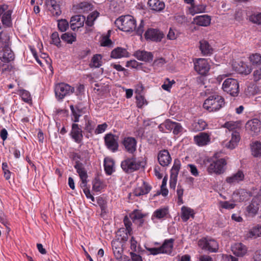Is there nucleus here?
I'll return each instance as SVG.
<instances>
[{
    "label": "nucleus",
    "instance_id": "50",
    "mask_svg": "<svg viewBox=\"0 0 261 261\" xmlns=\"http://www.w3.org/2000/svg\"><path fill=\"white\" fill-rule=\"evenodd\" d=\"M51 43L57 47L61 46V41L59 36L58 33L54 32L51 35Z\"/></svg>",
    "mask_w": 261,
    "mask_h": 261
},
{
    "label": "nucleus",
    "instance_id": "41",
    "mask_svg": "<svg viewBox=\"0 0 261 261\" xmlns=\"http://www.w3.org/2000/svg\"><path fill=\"white\" fill-rule=\"evenodd\" d=\"M61 38L67 43L71 44L72 42L75 41L76 35L75 34L67 32L62 34Z\"/></svg>",
    "mask_w": 261,
    "mask_h": 261
},
{
    "label": "nucleus",
    "instance_id": "57",
    "mask_svg": "<svg viewBox=\"0 0 261 261\" xmlns=\"http://www.w3.org/2000/svg\"><path fill=\"white\" fill-rule=\"evenodd\" d=\"M108 127V124L104 123L102 124H99L95 130V134H99L103 133Z\"/></svg>",
    "mask_w": 261,
    "mask_h": 261
},
{
    "label": "nucleus",
    "instance_id": "5",
    "mask_svg": "<svg viewBox=\"0 0 261 261\" xmlns=\"http://www.w3.org/2000/svg\"><path fill=\"white\" fill-rule=\"evenodd\" d=\"M74 92V87L64 83H59L55 87L56 97L59 100H62L65 96L70 95Z\"/></svg>",
    "mask_w": 261,
    "mask_h": 261
},
{
    "label": "nucleus",
    "instance_id": "44",
    "mask_svg": "<svg viewBox=\"0 0 261 261\" xmlns=\"http://www.w3.org/2000/svg\"><path fill=\"white\" fill-rule=\"evenodd\" d=\"M130 217H131V219L133 220L134 222H135L136 220L139 221V226H141L144 223V220L143 219L144 215L140 212H137L132 214Z\"/></svg>",
    "mask_w": 261,
    "mask_h": 261
},
{
    "label": "nucleus",
    "instance_id": "11",
    "mask_svg": "<svg viewBox=\"0 0 261 261\" xmlns=\"http://www.w3.org/2000/svg\"><path fill=\"white\" fill-rule=\"evenodd\" d=\"M137 140L134 137H126L122 141L124 150L129 153L133 154L137 150Z\"/></svg>",
    "mask_w": 261,
    "mask_h": 261
},
{
    "label": "nucleus",
    "instance_id": "7",
    "mask_svg": "<svg viewBox=\"0 0 261 261\" xmlns=\"http://www.w3.org/2000/svg\"><path fill=\"white\" fill-rule=\"evenodd\" d=\"M14 59V55L10 48L0 49V68L3 72H5L8 68L9 66L5 64L4 63H9Z\"/></svg>",
    "mask_w": 261,
    "mask_h": 261
},
{
    "label": "nucleus",
    "instance_id": "2",
    "mask_svg": "<svg viewBox=\"0 0 261 261\" xmlns=\"http://www.w3.org/2000/svg\"><path fill=\"white\" fill-rule=\"evenodd\" d=\"M144 162L139 158L133 155L130 157H126L121 162V167L126 173H131L139 170L144 167Z\"/></svg>",
    "mask_w": 261,
    "mask_h": 261
},
{
    "label": "nucleus",
    "instance_id": "35",
    "mask_svg": "<svg viewBox=\"0 0 261 261\" xmlns=\"http://www.w3.org/2000/svg\"><path fill=\"white\" fill-rule=\"evenodd\" d=\"M102 65V56L100 54H96L92 58L89 66L91 68H99Z\"/></svg>",
    "mask_w": 261,
    "mask_h": 261
},
{
    "label": "nucleus",
    "instance_id": "42",
    "mask_svg": "<svg viewBox=\"0 0 261 261\" xmlns=\"http://www.w3.org/2000/svg\"><path fill=\"white\" fill-rule=\"evenodd\" d=\"M192 126L195 131H200L206 128L207 123L203 120L199 119L197 122H194Z\"/></svg>",
    "mask_w": 261,
    "mask_h": 261
},
{
    "label": "nucleus",
    "instance_id": "30",
    "mask_svg": "<svg viewBox=\"0 0 261 261\" xmlns=\"http://www.w3.org/2000/svg\"><path fill=\"white\" fill-rule=\"evenodd\" d=\"M70 109L73 116L72 120L74 122L79 121V118L83 114L82 109L80 108L79 105L74 107L73 105L70 106Z\"/></svg>",
    "mask_w": 261,
    "mask_h": 261
},
{
    "label": "nucleus",
    "instance_id": "64",
    "mask_svg": "<svg viewBox=\"0 0 261 261\" xmlns=\"http://www.w3.org/2000/svg\"><path fill=\"white\" fill-rule=\"evenodd\" d=\"M252 261H261V250L256 251L254 253Z\"/></svg>",
    "mask_w": 261,
    "mask_h": 261
},
{
    "label": "nucleus",
    "instance_id": "3",
    "mask_svg": "<svg viewBox=\"0 0 261 261\" xmlns=\"http://www.w3.org/2000/svg\"><path fill=\"white\" fill-rule=\"evenodd\" d=\"M225 104L224 99L221 96H210L204 102L203 108L209 112H215L220 110Z\"/></svg>",
    "mask_w": 261,
    "mask_h": 261
},
{
    "label": "nucleus",
    "instance_id": "22",
    "mask_svg": "<svg viewBox=\"0 0 261 261\" xmlns=\"http://www.w3.org/2000/svg\"><path fill=\"white\" fill-rule=\"evenodd\" d=\"M151 187L145 181H143L141 186L137 187L134 192V194L136 196L148 194L151 190Z\"/></svg>",
    "mask_w": 261,
    "mask_h": 261
},
{
    "label": "nucleus",
    "instance_id": "49",
    "mask_svg": "<svg viewBox=\"0 0 261 261\" xmlns=\"http://www.w3.org/2000/svg\"><path fill=\"white\" fill-rule=\"evenodd\" d=\"M19 95L21 97L22 100L27 102H29L31 101V95L29 91L25 90H20Z\"/></svg>",
    "mask_w": 261,
    "mask_h": 261
},
{
    "label": "nucleus",
    "instance_id": "15",
    "mask_svg": "<svg viewBox=\"0 0 261 261\" xmlns=\"http://www.w3.org/2000/svg\"><path fill=\"white\" fill-rule=\"evenodd\" d=\"M164 34L155 29H149L145 33V37L146 40H150L153 41H160L163 38Z\"/></svg>",
    "mask_w": 261,
    "mask_h": 261
},
{
    "label": "nucleus",
    "instance_id": "16",
    "mask_svg": "<svg viewBox=\"0 0 261 261\" xmlns=\"http://www.w3.org/2000/svg\"><path fill=\"white\" fill-rule=\"evenodd\" d=\"M70 136L77 143H81L83 139V131L80 126L76 123L72 124Z\"/></svg>",
    "mask_w": 261,
    "mask_h": 261
},
{
    "label": "nucleus",
    "instance_id": "53",
    "mask_svg": "<svg viewBox=\"0 0 261 261\" xmlns=\"http://www.w3.org/2000/svg\"><path fill=\"white\" fill-rule=\"evenodd\" d=\"M184 128L180 123L175 122L174 123L173 127V133L174 135H178L179 133H181L183 130Z\"/></svg>",
    "mask_w": 261,
    "mask_h": 261
},
{
    "label": "nucleus",
    "instance_id": "60",
    "mask_svg": "<svg viewBox=\"0 0 261 261\" xmlns=\"http://www.w3.org/2000/svg\"><path fill=\"white\" fill-rule=\"evenodd\" d=\"M253 79L254 81H258L261 79V67L256 68L253 72Z\"/></svg>",
    "mask_w": 261,
    "mask_h": 261
},
{
    "label": "nucleus",
    "instance_id": "40",
    "mask_svg": "<svg viewBox=\"0 0 261 261\" xmlns=\"http://www.w3.org/2000/svg\"><path fill=\"white\" fill-rule=\"evenodd\" d=\"M99 15V13L96 11L90 13L87 16V20H85L86 24L89 27H92L94 24V21L98 17Z\"/></svg>",
    "mask_w": 261,
    "mask_h": 261
},
{
    "label": "nucleus",
    "instance_id": "37",
    "mask_svg": "<svg viewBox=\"0 0 261 261\" xmlns=\"http://www.w3.org/2000/svg\"><path fill=\"white\" fill-rule=\"evenodd\" d=\"M248 237L256 238L261 236V225L257 224L249 231Z\"/></svg>",
    "mask_w": 261,
    "mask_h": 261
},
{
    "label": "nucleus",
    "instance_id": "63",
    "mask_svg": "<svg viewBox=\"0 0 261 261\" xmlns=\"http://www.w3.org/2000/svg\"><path fill=\"white\" fill-rule=\"evenodd\" d=\"M130 255L132 261H143L142 257L135 252H130Z\"/></svg>",
    "mask_w": 261,
    "mask_h": 261
},
{
    "label": "nucleus",
    "instance_id": "20",
    "mask_svg": "<svg viewBox=\"0 0 261 261\" xmlns=\"http://www.w3.org/2000/svg\"><path fill=\"white\" fill-rule=\"evenodd\" d=\"M231 250L236 256L242 257L247 253V248L241 243H236L232 247Z\"/></svg>",
    "mask_w": 261,
    "mask_h": 261
},
{
    "label": "nucleus",
    "instance_id": "12",
    "mask_svg": "<svg viewBox=\"0 0 261 261\" xmlns=\"http://www.w3.org/2000/svg\"><path fill=\"white\" fill-rule=\"evenodd\" d=\"M74 167L76 169L82 181L80 185L81 188L85 187L87 186L88 175L84 165L79 161H77L75 162Z\"/></svg>",
    "mask_w": 261,
    "mask_h": 261
},
{
    "label": "nucleus",
    "instance_id": "1",
    "mask_svg": "<svg viewBox=\"0 0 261 261\" xmlns=\"http://www.w3.org/2000/svg\"><path fill=\"white\" fill-rule=\"evenodd\" d=\"M115 24L119 30L122 31L127 32L135 31L137 35L141 36L144 31L143 20H141L139 25L137 27L135 19L129 15L121 16L115 20Z\"/></svg>",
    "mask_w": 261,
    "mask_h": 261
},
{
    "label": "nucleus",
    "instance_id": "25",
    "mask_svg": "<svg viewBox=\"0 0 261 261\" xmlns=\"http://www.w3.org/2000/svg\"><path fill=\"white\" fill-rule=\"evenodd\" d=\"M169 214V209L168 207H164L156 209L153 213L151 219L153 221L154 219H164L166 218Z\"/></svg>",
    "mask_w": 261,
    "mask_h": 261
},
{
    "label": "nucleus",
    "instance_id": "18",
    "mask_svg": "<svg viewBox=\"0 0 261 261\" xmlns=\"http://www.w3.org/2000/svg\"><path fill=\"white\" fill-rule=\"evenodd\" d=\"M194 140L196 144L199 146H205L211 141L210 135L206 133L202 132L194 136Z\"/></svg>",
    "mask_w": 261,
    "mask_h": 261
},
{
    "label": "nucleus",
    "instance_id": "38",
    "mask_svg": "<svg viewBox=\"0 0 261 261\" xmlns=\"http://www.w3.org/2000/svg\"><path fill=\"white\" fill-rule=\"evenodd\" d=\"M181 218L183 221L186 222L190 218V216H193V210L189 207L183 206L181 209Z\"/></svg>",
    "mask_w": 261,
    "mask_h": 261
},
{
    "label": "nucleus",
    "instance_id": "6",
    "mask_svg": "<svg viewBox=\"0 0 261 261\" xmlns=\"http://www.w3.org/2000/svg\"><path fill=\"white\" fill-rule=\"evenodd\" d=\"M227 163L224 159H217L213 161L207 168L209 174L220 175L223 173L225 170V166Z\"/></svg>",
    "mask_w": 261,
    "mask_h": 261
},
{
    "label": "nucleus",
    "instance_id": "55",
    "mask_svg": "<svg viewBox=\"0 0 261 261\" xmlns=\"http://www.w3.org/2000/svg\"><path fill=\"white\" fill-rule=\"evenodd\" d=\"M166 62L164 58H160L154 60L153 63V66L155 67H161L165 64Z\"/></svg>",
    "mask_w": 261,
    "mask_h": 261
},
{
    "label": "nucleus",
    "instance_id": "14",
    "mask_svg": "<svg viewBox=\"0 0 261 261\" xmlns=\"http://www.w3.org/2000/svg\"><path fill=\"white\" fill-rule=\"evenodd\" d=\"M261 201L259 198H253L251 203L246 208L247 215L251 217L254 216L259 210V205Z\"/></svg>",
    "mask_w": 261,
    "mask_h": 261
},
{
    "label": "nucleus",
    "instance_id": "23",
    "mask_svg": "<svg viewBox=\"0 0 261 261\" xmlns=\"http://www.w3.org/2000/svg\"><path fill=\"white\" fill-rule=\"evenodd\" d=\"M129 56V54L127 50L120 47H117L113 49L111 54V57L114 59L127 58Z\"/></svg>",
    "mask_w": 261,
    "mask_h": 261
},
{
    "label": "nucleus",
    "instance_id": "9",
    "mask_svg": "<svg viewBox=\"0 0 261 261\" xmlns=\"http://www.w3.org/2000/svg\"><path fill=\"white\" fill-rule=\"evenodd\" d=\"M118 139V137L112 133L106 134L104 137V140L107 148L113 152L116 151L119 146Z\"/></svg>",
    "mask_w": 261,
    "mask_h": 261
},
{
    "label": "nucleus",
    "instance_id": "61",
    "mask_svg": "<svg viewBox=\"0 0 261 261\" xmlns=\"http://www.w3.org/2000/svg\"><path fill=\"white\" fill-rule=\"evenodd\" d=\"M224 126L229 130H233L237 127L238 124L233 121L227 122L224 124Z\"/></svg>",
    "mask_w": 261,
    "mask_h": 261
},
{
    "label": "nucleus",
    "instance_id": "28",
    "mask_svg": "<svg viewBox=\"0 0 261 261\" xmlns=\"http://www.w3.org/2000/svg\"><path fill=\"white\" fill-rule=\"evenodd\" d=\"M211 18L207 15L197 16L194 18V22L199 26L207 27L211 23Z\"/></svg>",
    "mask_w": 261,
    "mask_h": 261
},
{
    "label": "nucleus",
    "instance_id": "34",
    "mask_svg": "<svg viewBox=\"0 0 261 261\" xmlns=\"http://www.w3.org/2000/svg\"><path fill=\"white\" fill-rule=\"evenodd\" d=\"M9 36L3 32L0 33V49L9 47Z\"/></svg>",
    "mask_w": 261,
    "mask_h": 261
},
{
    "label": "nucleus",
    "instance_id": "51",
    "mask_svg": "<svg viewBox=\"0 0 261 261\" xmlns=\"http://www.w3.org/2000/svg\"><path fill=\"white\" fill-rule=\"evenodd\" d=\"M249 20L254 23L261 25V12L251 15L249 17Z\"/></svg>",
    "mask_w": 261,
    "mask_h": 261
},
{
    "label": "nucleus",
    "instance_id": "29",
    "mask_svg": "<svg viewBox=\"0 0 261 261\" xmlns=\"http://www.w3.org/2000/svg\"><path fill=\"white\" fill-rule=\"evenodd\" d=\"M148 5L152 10L161 11L165 8V4L160 0H149Z\"/></svg>",
    "mask_w": 261,
    "mask_h": 261
},
{
    "label": "nucleus",
    "instance_id": "19",
    "mask_svg": "<svg viewBox=\"0 0 261 261\" xmlns=\"http://www.w3.org/2000/svg\"><path fill=\"white\" fill-rule=\"evenodd\" d=\"M134 55L138 60L146 62H151L153 58L152 53L144 50H138L134 53Z\"/></svg>",
    "mask_w": 261,
    "mask_h": 261
},
{
    "label": "nucleus",
    "instance_id": "13",
    "mask_svg": "<svg viewBox=\"0 0 261 261\" xmlns=\"http://www.w3.org/2000/svg\"><path fill=\"white\" fill-rule=\"evenodd\" d=\"M245 127L252 135H257L261 132V122L258 119H253L248 121Z\"/></svg>",
    "mask_w": 261,
    "mask_h": 261
},
{
    "label": "nucleus",
    "instance_id": "36",
    "mask_svg": "<svg viewBox=\"0 0 261 261\" xmlns=\"http://www.w3.org/2000/svg\"><path fill=\"white\" fill-rule=\"evenodd\" d=\"M252 154L255 157L261 156V142L256 141L251 145Z\"/></svg>",
    "mask_w": 261,
    "mask_h": 261
},
{
    "label": "nucleus",
    "instance_id": "59",
    "mask_svg": "<svg viewBox=\"0 0 261 261\" xmlns=\"http://www.w3.org/2000/svg\"><path fill=\"white\" fill-rule=\"evenodd\" d=\"M100 44L102 46H110L112 44V42L109 36H105L102 38Z\"/></svg>",
    "mask_w": 261,
    "mask_h": 261
},
{
    "label": "nucleus",
    "instance_id": "58",
    "mask_svg": "<svg viewBox=\"0 0 261 261\" xmlns=\"http://www.w3.org/2000/svg\"><path fill=\"white\" fill-rule=\"evenodd\" d=\"M145 248L151 255H155L159 254H162L160 247L158 248H149L146 247Z\"/></svg>",
    "mask_w": 261,
    "mask_h": 261
},
{
    "label": "nucleus",
    "instance_id": "21",
    "mask_svg": "<svg viewBox=\"0 0 261 261\" xmlns=\"http://www.w3.org/2000/svg\"><path fill=\"white\" fill-rule=\"evenodd\" d=\"M240 140V134L236 131H233L231 133V138L224 144L225 146L230 149H234L238 145Z\"/></svg>",
    "mask_w": 261,
    "mask_h": 261
},
{
    "label": "nucleus",
    "instance_id": "31",
    "mask_svg": "<svg viewBox=\"0 0 261 261\" xmlns=\"http://www.w3.org/2000/svg\"><path fill=\"white\" fill-rule=\"evenodd\" d=\"M114 162L110 158H105L104 160L105 171L107 175H110L114 171Z\"/></svg>",
    "mask_w": 261,
    "mask_h": 261
},
{
    "label": "nucleus",
    "instance_id": "54",
    "mask_svg": "<svg viewBox=\"0 0 261 261\" xmlns=\"http://www.w3.org/2000/svg\"><path fill=\"white\" fill-rule=\"evenodd\" d=\"M137 107L141 108L144 105H147V102L145 97L142 95L136 96Z\"/></svg>",
    "mask_w": 261,
    "mask_h": 261
},
{
    "label": "nucleus",
    "instance_id": "8",
    "mask_svg": "<svg viewBox=\"0 0 261 261\" xmlns=\"http://www.w3.org/2000/svg\"><path fill=\"white\" fill-rule=\"evenodd\" d=\"M198 245L202 249L211 252H216L219 248L218 243L214 239H202L198 241Z\"/></svg>",
    "mask_w": 261,
    "mask_h": 261
},
{
    "label": "nucleus",
    "instance_id": "26",
    "mask_svg": "<svg viewBox=\"0 0 261 261\" xmlns=\"http://www.w3.org/2000/svg\"><path fill=\"white\" fill-rule=\"evenodd\" d=\"M244 179V174L243 172L241 170H239L237 173L227 177L226 178V181L229 184H235L243 180Z\"/></svg>",
    "mask_w": 261,
    "mask_h": 261
},
{
    "label": "nucleus",
    "instance_id": "10",
    "mask_svg": "<svg viewBox=\"0 0 261 261\" xmlns=\"http://www.w3.org/2000/svg\"><path fill=\"white\" fill-rule=\"evenodd\" d=\"M194 69L199 74L205 75L210 70V65L206 59L199 58L194 62Z\"/></svg>",
    "mask_w": 261,
    "mask_h": 261
},
{
    "label": "nucleus",
    "instance_id": "27",
    "mask_svg": "<svg viewBox=\"0 0 261 261\" xmlns=\"http://www.w3.org/2000/svg\"><path fill=\"white\" fill-rule=\"evenodd\" d=\"M46 5L54 15L59 16L61 14L60 6L56 0H46Z\"/></svg>",
    "mask_w": 261,
    "mask_h": 261
},
{
    "label": "nucleus",
    "instance_id": "56",
    "mask_svg": "<svg viewBox=\"0 0 261 261\" xmlns=\"http://www.w3.org/2000/svg\"><path fill=\"white\" fill-rule=\"evenodd\" d=\"M174 122L170 119H167L162 123L161 127L164 126L167 130H171L173 129Z\"/></svg>",
    "mask_w": 261,
    "mask_h": 261
},
{
    "label": "nucleus",
    "instance_id": "43",
    "mask_svg": "<svg viewBox=\"0 0 261 261\" xmlns=\"http://www.w3.org/2000/svg\"><path fill=\"white\" fill-rule=\"evenodd\" d=\"M71 21L77 24L78 27H83L86 20L85 17L82 15H77L71 18Z\"/></svg>",
    "mask_w": 261,
    "mask_h": 261
},
{
    "label": "nucleus",
    "instance_id": "45",
    "mask_svg": "<svg viewBox=\"0 0 261 261\" xmlns=\"http://www.w3.org/2000/svg\"><path fill=\"white\" fill-rule=\"evenodd\" d=\"M180 167V163L179 160H175L174 165L171 170V176L177 177Z\"/></svg>",
    "mask_w": 261,
    "mask_h": 261
},
{
    "label": "nucleus",
    "instance_id": "47",
    "mask_svg": "<svg viewBox=\"0 0 261 261\" xmlns=\"http://www.w3.org/2000/svg\"><path fill=\"white\" fill-rule=\"evenodd\" d=\"M123 222L126 227V231L127 232L129 235H131L133 233V230L132 228V223L129 218L125 216L123 219Z\"/></svg>",
    "mask_w": 261,
    "mask_h": 261
},
{
    "label": "nucleus",
    "instance_id": "46",
    "mask_svg": "<svg viewBox=\"0 0 261 261\" xmlns=\"http://www.w3.org/2000/svg\"><path fill=\"white\" fill-rule=\"evenodd\" d=\"M96 125L94 121L91 120H87L84 127V129L89 133H92Z\"/></svg>",
    "mask_w": 261,
    "mask_h": 261
},
{
    "label": "nucleus",
    "instance_id": "32",
    "mask_svg": "<svg viewBox=\"0 0 261 261\" xmlns=\"http://www.w3.org/2000/svg\"><path fill=\"white\" fill-rule=\"evenodd\" d=\"M249 61L252 66L258 68L261 67V55L253 54L249 56Z\"/></svg>",
    "mask_w": 261,
    "mask_h": 261
},
{
    "label": "nucleus",
    "instance_id": "48",
    "mask_svg": "<svg viewBox=\"0 0 261 261\" xmlns=\"http://www.w3.org/2000/svg\"><path fill=\"white\" fill-rule=\"evenodd\" d=\"M69 23L66 19H61L58 20V27L61 32H65L68 28Z\"/></svg>",
    "mask_w": 261,
    "mask_h": 261
},
{
    "label": "nucleus",
    "instance_id": "17",
    "mask_svg": "<svg viewBox=\"0 0 261 261\" xmlns=\"http://www.w3.org/2000/svg\"><path fill=\"white\" fill-rule=\"evenodd\" d=\"M158 159L160 164L163 167L168 166L171 162V158L169 152L166 149L159 151Z\"/></svg>",
    "mask_w": 261,
    "mask_h": 261
},
{
    "label": "nucleus",
    "instance_id": "52",
    "mask_svg": "<svg viewBox=\"0 0 261 261\" xmlns=\"http://www.w3.org/2000/svg\"><path fill=\"white\" fill-rule=\"evenodd\" d=\"M176 193L178 197L177 203L178 205H180L184 203V201L182 199L184 189L181 186L178 185Z\"/></svg>",
    "mask_w": 261,
    "mask_h": 261
},
{
    "label": "nucleus",
    "instance_id": "4",
    "mask_svg": "<svg viewBox=\"0 0 261 261\" xmlns=\"http://www.w3.org/2000/svg\"><path fill=\"white\" fill-rule=\"evenodd\" d=\"M223 90L232 96H237L239 93V85L238 81L232 78H227L223 83Z\"/></svg>",
    "mask_w": 261,
    "mask_h": 261
},
{
    "label": "nucleus",
    "instance_id": "33",
    "mask_svg": "<svg viewBox=\"0 0 261 261\" xmlns=\"http://www.w3.org/2000/svg\"><path fill=\"white\" fill-rule=\"evenodd\" d=\"M200 49L204 55H209L212 54L213 49L207 41L202 40L200 41Z\"/></svg>",
    "mask_w": 261,
    "mask_h": 261
},
{
    "label": "nucleus",
    "instance_id": "39",
    "mask_svg": "<svg viewBox=\"0 0 261 261\" xmlns=\"http://www.w3.org/2000/svg\"><path fill=\"white\" fill-rule=\"evenodd\" d=\"M11 10L5 11L2 16V21L4 25L8 27L11 23Z\"/></svg>",
    "mask_w": 261,
    "mask_h": 261
},
{
    "label": "nucleus",
    "instance_id": "62",
    "mask_svg": "<svg viewBox=\"0 0 261 261\" xmlns=\"http://www.w3.org/2000/svg\"><path fill=\"white\" fill-rule=\"evenodd\" d=\"M82 188H84L83 192L86 197L88 199H91L93 202H94L95 201V198L94 196L91 194L90 189L87 187V186L85 187H83Z\"/></svg>",
    "mask_w": 261,
    "mask_h": 261
},
{
    "label": "nucleus",
    "instance_id": "24",
    "mask_svg": "<svg viewBox=\"0 0 261 261\" xmlns=\"http://www.w3.org/2000/svg\"><path fill=\"white\" fill-rule=\"evenodd\" d=\"M174 239H170L165 240L162 245L160 247L162 254H171L173 247Z\"/></svg>",
    "mask_w": 261,
    "mask_h": 261
}]
</instances>
